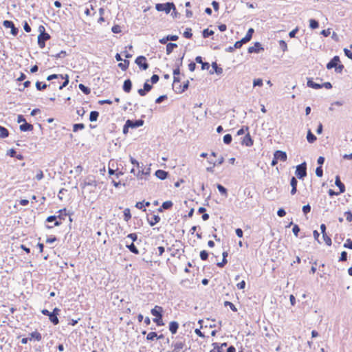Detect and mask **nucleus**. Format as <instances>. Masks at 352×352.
Here are the masks:
<instances>
[{"instance_id": "obj_19", "label": "nucleus", "mask_w": 352, "mask_h": 352, "mask_svg": "<svg viewBox=\"0 0 352 352\" xmlns=\"http://www.w3.org/2000/svg\"><path fill=\"white\" fill-rule=\"evenodd\" d=\"M290 185L292 186L291 194L295 195L297 192L298 180L295 177H292L290 180Z\"/></svg>"}, {"instance_id": "obj_10", "label": "nucleus", "mask_w": 352, "mask_h": 352, "mask_svg": "<svg viewBox=\"0 0 352 352\" xmlns=\"http://www.w3.org/2000/svg\"><path fill=\"white\" fill-rule=\"evenodd\" d=\"M263 50H264V48L262 47V45L259 42H256L254 46L250 47L248 49V52L250 54L259 53L261 51Z\"/></svg>"}, {"instance_id": "obj_11", "label": "nucleus", "mask_w": 352, "mask_h": 352, "mask_svg": "<svg viewBox=\"0 0 352 352\" xmlns=\"http://www.w3.org/2000/svg\"><path fill=\"white\" fill-rule=\"evenodd\" d=\"M274 156L278 161L285 162L287 160V153L285 151L277 150L274 152Z\"/></svg>"}, {"instance_id": "obj_12", "label": "nucleus", "mask_w": 352, "mask_h": 352, "mask_svg": "<svg viewBox=\"0 0 352 352\" xmlns=\"http://www.w3.org/2000/svg\"><path fill=\"white\" fill-rule=\"evenodd\" d=\"M241 144L243 145H245L246 146H252L254 144V140H252V137L250 136V133H248L243 138L241 141Z\"/></svg>"}, {"instance_id": "obj_14", "label": "nucleus", "mask_w": 352, "mask_h": 352, "mask_svg": "<svg viewBox=\"0 0 352 352\" xmlns=\"http://www.w3.org/2000/svg\"><path fill=\"white\" fill-rule=\"evenodd\" d=\"M155 175L161 180L166 179L168 176V173L162 169L157 170Z\"/></svg>"}, {"instance_id": "obj_63", "label": "nucleus", "mask_w": 352, "mask_h": 352, "mask_svg": "<svg viewBox=\"0 0 352 352\" xmlns=\"http://www.w3.org/2000/svg\"><path fill=\"white\" fill-rule=\"evenodd\" d=\"M344 216L347 221H352V212L351 211H346L344 212Z\"/></svg>"}, {"instance_id": "obj_42", "label": "nucleus", "mask_w": 352, "mask_h": 352, "mask_svg": "<svg viewBox=\"0 0 352 352\" xmlns=\"http://www.w3.org/2000/svg\"><path fill=\"white\" fill-rule=\"evenodd\" d=\"M124 219L128 222L131 218V214L129 208H125L124 210Z\"/></svg>"}, {"instance_id": "obj_62", "label": "nucleus", "mask_w": 352, "mask_h": 352, "mask_svg": "<svg viewBox=\"0 0 352 352\" xmlns=\"http://www.w3.org/2000/svg\"><path fill=\"white\" fill-rule=\"evenodd\" d=\"M316 175L318 177H322V175H323V169H322V166H318L316 168Z\"/></svg>"}, {"instance_id": "obj_52", "label": "nucleus", "mask_w": 352, "mask_h": 352, "mask_svg": "<svg viewBox=\"0 0 352 352\" xmlns=\"http://www.w3.org/2000/svg\"><path fill=\"white\" fill-rule=\"evenodd\" d=\"M199 256H200V258L202 261H206L208 258L209 254L206 250H201L200 252Z\"/></svg>"}, {"instance_id": "obj_58", "label": "nucleus", "mask_w": 352, "mask_h": 352, "mask_svg": "<svg viewBox=\"0 0 352 352\" xmlns=\"http://www.w3.org/2000/svg\"><path fill=\"white\" fill-rule=\"evenodd\" d=\"M302 212H303V214L305 215L307 214L311 211V206H310V205L308 204L307 205L303 206L302 208Z\"/></svg>"}, {"instance_id": "obj_9", "label": "nucleus", "mask_w": 352, "mask_h": 352, "mask_svg": "<svg viewBox=\"0 0 352 352\" xmlns=\"http://www.w3.org/2000/svg\"><path fill=\"white\" fill-rule=\"evenodd\" d=\"M340 63V59L338 56H333L330 61L327 64V69H331L335 68Z\"/></svg>"}, {"instance_id": "obj_1", "label": "nucleus", "mask_w": 352, "mask_h": 352, "mask_svg": "<svg viewBox=\"0 0 352 352\" xmlns=\"http://www.w3.org/2000/svg\"><path fill=\"white\" fill-rule=\"evenodd\" d=\"M155 9L159 12H165L166 14L170 13L171 10H176L175 6L173 2H167L166 3H157Z\"/></svg>"}, {"instance_id": "obj_8", "label": "nucleus", "mask_w": 352, "mask_h": 352, "mask_svg": "<svg viewBox=\"0 0 352 352\" xmlns=\"http://www.w3.org/2000/svg\"><path fill=\"white\" fill-rule=\"evenodd\" d=\"M184 55L185 53H184L183 55L176 60L175 64V68L173 69L174 76H179L180 74V67L182 65Z\"/></svg>"}, {"instance_id": "obj_26", "label": "nucleus", "mask_w": 352, "mask_h": 352, "mask_svg": "<svg viewBox=\"0 0 352 352\" xmlns=\"http://www.w3.org/2000/svg\"><path fill=\"white\" fill-rule=\"evenodd\" d=\"M160 219H160V216H159V215H155H155H153V216L151 217V219H150L149 218H148V219H147L148 222V223H149V225H150L151 226H155V224H157V223H159V222H160Z\"/></svg>"}, {"instance_id": "obj_20", "label": "nucleus", "mask_w": 352, "mask_h": 352, "mask_svg": "<svg viewBox=\"0 0 352 352\" xmlns=\"http://www.w3.org/2000/svg\"><path fill=\"white\" fill-rule=\"evenodd\" d=\"M307 87L314 89H319L322 88L321 84L314 82L313 79L311 78H307Z\"/></svg>"}, {"instance_id": "obj_45", "label": "nucleus", "mask_w": 352, "mask_h": 352, "mask_svg": "<svg viewBox=\"0 0 352 352\" xmlns=\"http://www.w3.org/2000/svg\"><path fill=\"white\" fill-rule=\"evenodd\" d=\"M157 336V333L155 331H151L148 333L146 336V340L147 341H153L155 339H156V337Z\"/></svg>"}, {"instance_id": "obj_48", "label": "nucleus", "mask_w": 352, "mask_h": 352, "mask_svg": "<svg viewBox=\"0 0 352 352\" xmlns=\"http://www.w3.org/2000/svg\"><path fill=\"white\" fill-rule=\"evenodd\" d=\"M150 174V168H148L146 170H144V169H142V170H139L138 174H137V177L140 179H142V177L140 176L141 175H149Z\"/></svg>"}, {"instance_id": "obj_23", "label": "nucleus", "mask_w": 352, "mask_h": 352, "mask_svg": "<svg viewBox=\"0 0 352 352\" xmlns=\"http://www.w3.org/2000/svg\"><path fill=\"white\" fill-rule=\"evenodd\" d=\"M29 336H30V337H28V338H29L30 340H33L39 342L42 340L41 334L39 332H38L37 331L30 333L29 334Z\"/></svg>"}, {"instance_id": "obj_54", "label": "nucleus", "mask_w": 352, "mask_h": 352, "mask_svg": "<svg viewBox=\"0 0 352 352\" xmlns=\"http://www.w3.org/2000/svg\"><path fill=\"white\" fill-rule=\"evenodd\" d=\"M263 85L261 78H256L253 80V87H262Z\"/></svg>"}, {"instance_id": "obj_49", "label": "nucleus", "mask_w": 352, "mask_h": 352, "mask_svg": "<svg viewBox=\"0 0 352 352\" xmlns=\"http://www.w3.org/2000/svg\"><path fill=\"white\" fill-rule=\"evenodd\" d=\"M223 142L226 144H230L232 142V137L230 134H226L223 136Z\"/></svg>"}, {"instance_id": "obj_41", "label": "nucleus", "mask_w": 352, "mask_h": 352, "mask_svg": "<svg viewBox=\"0 0 352 352\" xmlns=\"http://www.w3.org/2000/svg\"><path fill=\"white\" fill-rule=\"evenodd\" d=\"M214 34V31L209 30L208 28L204 29L202 32V36L204 38H208Z\"/></svg>"}, {"instance_id": "obj_39", "label": "nucleus", "mask_w": 352, "mask_h": 352, "mask_svg": "<svg viewBox=\"0 0 352 352\" xmlns=\"http://www.w3.org/2000/svg\"><path fill=\"white\" fill-rule=\"evenodd\" d=\"M309 28L312 30H315L319 27V23L317 20L311 19L309 21Z\"/></svg>"}, {"instance_id": "obj_61", "label": "nucleus", "mask_w": 352, "mask_h": 352, "mask_svg": "<svg viewBox=\"0 0 352 352\" xmlns=\"http://www.w3.org/2000/svg\"><path fill=\"white\" fill-rule=\"evenodd\" d=\"M343 246L345 248L352 250V240L351 239H347Z\"/></svg>"}, {"instance_id": "obj_64", "label": "nucleus", "mask_w": 352, "mask_h": 352, "mask_svg": "<svg viewBox=\"0 0 352 352\" xmlns=\"http://www.w3.org/2000/svg\"><path fill=\"white\" fill-rule=\"evenodd\" d=\"M344 55L349 58V59L352 60V52L347 49V48H344Z\"/></svg>"}, {"instance_id": "obj_28", "label": "nucleus", "mask_w": 352, "mask_h": 352, "mask_svg": "<svg viewBox=\"0 0 352 352\" xmlns=\"http://www.w3.org/2000/svg\"><path fill=\"white\" fill-rule=\"evenodd\" d=\"M99 117V112L97 111H92L90 112L89 114V121L90 122H96L98 120V118Z\"/></svg>"}, {"instance_id": "obj_59", "label": "nucleus", "mask_w": 352, "mask_h": 352, "mask_svg": "<svg viewBox=\"0 0 352 352\" xmlns=\"http://www.w3.org/2000/svg\"><path fill=\"white\" fill-rule=\"evenodd\" d=\"M322 238L325 242V243L330 246L331 245V243H332V241H331V238L327 234V233L324 234V235H322Z\"/></svg>"}, {"instance_id": "obj_37", "label": "nucleus", "mask_w": 352, "mask_h": 352, "mask_svg": "<svg viewBox=\"0 0 352 352\" xmlns=\"http://www.w3.org/2000/svg\"><path fill=\"white\" fill-rule=\"evenodd\" d=\"M78 87L80 91L85 95H88L91 93V89L83 84H79Z\"/></svg>"}, {"instance_id": "obj_34", "label": "nucleus", "mask_w": 352, "mask_h": 352, "mask_svg": "<svg viewBox=\"0 0 352 352\" xmlns=\"http://www.w3.org/2000/svg\"><path fill=\"white\" fill-rule=\"evenodd\" d=\"M217 188L218 190L219 191V192L222 195H223L225 197H228V190L223 186H222L221 184H217Z\"/></svg>"}, {"instance_id": "obj_31", "label": "nucleus", "mask_w": 352, "mask_h": 352, "mask_svg": "<svg viewBox=\"0 0 352 352\" xmlns=\"http://www.w3.org/2000/svg\"><path fill=\"white\" fill-rule=\"evenodd\" d=\"M126 247L129 249V250L135 254H139L140 252L139 250L137 248V247L134 245L133 243H131L129 245H126Z\"/></svg>"}, {"instance_id": "obj_2", "label": "nucleus", "mask_w": 352, "mask_h": 352, "mask_svg": "<svg viewBox=\"0 0 352 352\" xmlns=\"http://www.w3.org/2000/svg\"><path fill=\"white\" fill-rule=\"evenodd\" d=\"M254 32V30L253 28H249L246 33V35L240 41H238L234 43L235 48L239 49L242 47L243 44L249 42L252 39Z\"/></svg>"}, {"instance_id": "obj_33", "label": "nucleus", "mask_w": 352, "mask_h": 352, "mask_svg": "<svg viewBox=\"0 0 352 352\" xmlns=\"http://www.w3.org/2000/svg\"><path fill=\"white\" fill-rule=\"evenodd\" d=\"M48 317L49 320L53 324L56 325L59 323V319L58 316H56L55 314H53L52 312L50 314Z\"/></svg>"}, {"instance_id": "obj_60", "label": "nucleus", "mask_w": 352, "mask_h": 352, "mask_svg": "<svg viewBox=\"0 0 352 352\" xmlns=\"http://www.w3.org/2000/svg\"><path fill=\"white\" fill-rule=\"evenodd\" d=\"M160 80V77L157 74H153L149 80L152 85L156 84Z\"/></svg>"}, {"instance_id": "obj_15", "label": "nucleus", "mask_w": 352, "mask_h": 352, "mask_svg": "<svg viewBox=\"0 0 352 352\" xmlns=\"http://www.w3.org/2000/svg\"><path fill=\"white\" fill-rule=\"evenodd\" d=\"M33 125L30 123L27 122L26 121L19 126L20 131L23 132L31 131L33 130Z\"/></svg>"}, {"instance_id": "obj_25", "label": "nucleus", "mask_w": 352, "mask_h": 352, "mask_svg": "<svg viewBox=\"0 0 352 352\" xmlns=\"http://www.w3.org/2000/svg\"><path fill=\"white\" fill-rule=\"evenodd\" d=\"M185 346V343L182 342H177L172 344V346L174 347L173 352H179Z\"/></svg>"}, {"instance_id": "obj_7", "label": "nucleus", "mask_w": 352, "mask_h": 352, "mask_svg": "<svg viewBox=\"0 0 352 352\" xmlns=\"http://www.w3.org/2000/svg\"><path fill=\"white\" fill-rule=\"evenodd\" d=\"M127 126H130L131 129H136L143 126L144 121L142 119L138 120H127Z\"/></svg>"}, {"instance_id": "obj_5", "label": "nucleus", "mask_w": 352, "mask_h": 352, "mask_svg": "<svg viewBox=\"0 0 352 352\" xmlns=\"http://www.w3.org/2000/svg\"><path fill=\"white\" fill-rule=\"evenodd\" d=\"M149 80H146V82L144 83L143 88L139 89L138 90V93L141 96H146L153 88V85L148 83Z\"/></svg>"}, {"instance_id": "obj_35", "label": "nucleus", "mask_w": 352, "mask_h": 352, "mask_svg": "<svg viewBox=\"0 0 352 352\" xmlns=\"http://www.w3.org/2000/svg\"><path fill=\"white\" fill-rule=\"evenodd\" d=\"M8 130L6 127L0 126V138H6L8 137Z\"/></svg>"}, {"instance_id": "obj_16", "label": "nucleus", "mask_w": 352, "mask_h": 352, "mask_svg": "<svg viewBox=\"0 0 352 352\" xmlns=\"http://www.w3.org/2000/svg\"><path fill=\"white\" fill-rule=\"evenodd\" d=\"M179 36L177 35H168L161 39H160V43L162 44H166L168 41H177Z\"/></svg>"}, {"instance_id": "obj_53", "label": "nucleus", "mask_w": 352, "mask_h": 352, "mask_svg": "<svg viewBox=\"0 0 352 352\" xmlns=\"http://www.w3.org/2000/svg\"><path fill=\"white\" fill-rule=\"evenodd\" d=\"M279 47L283 51V52H286L287 51V45L286 43V42L283 40H280L279 41Z\"/></svg>"}, {"instance_id": "obj_51", "label": "nucleus", "mask_w": 352, "mask_h": 352, "mask_svg": "<svg viewBox=\"0 0 352 352\" xmlns=\"http://www.w3.org/2000/svg\"><path fill=\"white\" fill-rule=\"evenodd\" d=\"M213 349L210 350V352H223V349L219 347V344L217 342L212 343Z\"/></svg>"}, {"instance_id": "obj_13", "label": "nucleus", "mask_w": 352, "mask_h": 352, "mask_svg": "<svg viewBox=\"0 0 352 352\" xmlns=\"http://www.w3.org/2000/svg\"><path fill=\"white\" fill-rule=\"evenodd\" d=\"M151 314L155 316H163V308L160 306L155 305L154 308L151 310Z\"/></svg>"}, {"instance_id": "obj_27", "label": "nucleus", "mask_w": 352, "mask_h": 352, "mask_svg": "<svg viewBox=\"0 0 352 352\" xmlns=\"http://www.w3.org/2000/svg\"><path fill=\"white\" fill-rule=\"evenodd\" d=\"M58 212L59 214L57 216V219L58 218L60 220H65V217L69 215V212H67L66 208L59 210Z\"/></svg>"}, {"instance_id": "obj_29", "label": "nucleus", "mask_w": 352, "mask_h": 352, "mask_svg": "<svg viewBox=\"0 0 352 352\" xmlns=\"http://www.w3.org/2000/svg\"><path fill=\"white\" fill-rule=\"evenodd\" d=\"M177 47V44L174 43H169L166 45V54L169 55L175 48Z\"/></svg>"}, {"instance_id": "obj_17", "label": "nucleus", "mask_w": 352, "mask_h": 352, "mask_svg": "<svg viewBox=\"0 0 352 352\" xmlns=\"http://www.w3.org/2000/svg\"><path fill=\"white\" fill-rule=\"evenodd\" d=\"M122 89L126 93H129L132 89V82L128 78L124 81Z\"/></svg>"}, {"instance_id": "obj_47", "label": "nucleus", "mask_w": 352, "mask_h": 352, "mask_svg": "<svg viewBox=\"0 0 352 352\" xmlns=\"http://www.w3.org/2000/svg\"><path fill=\"white\" fill-rule=\"evenodd\" d=\"M162 318H163V316L155 317V318L153 319V321L155 323H156V324L157 326H163V325H164V323L163 322Z\"/></svg>"}, {"instance_id": "obj_43", "label": "nucleus", "mask_w": 352, "mask_h": 352, "mask_svg": "<svg viewBox=\"0 0 352 352\" xmlns=\"http://www.w3.org/2000/svg\"><path fill=\"white\" fill-rule=\"evenodd\" d=\"M62 78L64 79L65 80H64V82H62V85H60V87H59L60 90L63 89L64 87L67 86V85L69 82V76L67 74H65V76H63V78Z\"/></svg>"}, {"instance_id": "obj_40", "label": "nucleus", "mask_w": 352, "mask_h": 352, "mask_svg": "<svg viewBox=\"0 0 352 352\" xmlns=\"http://www.w3.org/2000/svg\"><path fill=\"white\" fill-rule=\"evenodd\" d=\"M118 66L122 70L126 71L129 66V60H124V63H118Z\"/></svg>"}, {"instance_id": "obj_55", "label": "nucleus", "mask_w": 352, "mask_h": 352, "mask_svg": "<svg viewBox=\"0 0 352 352\" xmlns=\"http://www.w3.org/2000/svg\"><path fill=\"white\" fill-rule=\"evenodd\" d=\"M3 25L5 28H12L13 26H14V23L12 21H9V20H5L3 22Z\"/></svg>"}, {"instance_id": "obj_32", "label": "nucleus", "mask_w": 352, "mask_h": 352, "mask_svg": "<svg viewBox=\"0 0 352 352\" xmlns=\"http://www.w3.org/2000/svg\"><path fill=\"white\" fill-rule=\"evenodd\" d=\"M82 188H85L86 186H93L96 187L97 186V182L94 179H88L87 180L85 181L83 184H81Z\"/></svg>"}, {"instance_id": "obj_18", "label": "nucleus", "mask_w": 352, "mask_h": 352, "mask_svg": "<svg viewBox=\"0 0 352 352\" xmlns=\"http://www.w3.org/2000/svg\"><path fill=\"white\" fill-rule=\"evenodd\" d=\"M335 184L336 186L338 187L339 190H340V193H343L345 192V186L344 184L341 182L340 180V176L339 175H337L336 177V180H335Z\"/></svg>"}, {"instance_id": "obj_50", "label": "nucleus", "mask_w": 352, "mask_h": 352, "mask_svg": "<svg viewBox=\"0 0 352 352\" xmlns=\"http://www.w3.org/2000/svg\"><path fill=\"white\" fill-rule=\"evenodd\" d=\"M224 306H226V307L228 306L230 308V309L234 312L237 311V309H236V306L232 302H231L230 301H225Z\"/></svg>"}, {"instance_id": "obj_44", "label": "nucleus", "mask_w": 352, "mask_h": 352, "mask_svg": "<svg viewBox=\"0 0 352 352\" xmlns=\"http://www.w3.org/2000/svg\"><path fill=\"white\" fill-rule=\"evenodd\" d=\"M85 127L83 123H77L73 125V131L77 132L78 130H82Z\"/></svg>"}, {"instance_id": "obj_30", "label": "nucleus", "mask_w": 352, "mask_h": 352, "mask_svg": "<svg viewBox=\"0 0 352 352\" xmlns=\"http://www.w3.org/2000/svg\"><path fill=\"white\" fill-rule=\"evenodd\" d=\"M316 135L311 131L310 129L308 130L307 134V140L309 143H314L316 140Z\"/></svg>"}, {"instance_id": "obj_3", "label": "nucleus", "mask_w": 352, "mask_h": 352, "mask_svg": "<svg viewBox=\"0 0 352 352\" xmlns=\"http://www.w3.org/2000/svg\"><path fill=\"white\" fill-rule=\"evenodd\" d=\"M295 175L299 179H303L307 176V163L305 162L296 166Z\"/></svg>"}, {"instance_id": "obj_6", "label": "nucleus", "mask_w": 352, "mask_h": 352, "mask_svg": "<svg viewBox=\"0 0 352 352\" xmlns=\"http://www.w3.org/2000/svg\"><path fill=\"white\" fill-rule=\"evenodd\" d=\"M51 38L48 33H44L38 34V45L41 48H44L45 46V42Z\"/></svg>"}, {"instance_id": "obj_46", "label": "nucleus", "mask_w": 352, "mask_h": 352, "mask_svg": "<svg viewBox=\"0 0 352 352\" xmlns=\"http://www.w3.org/2000/svg\"><path fill=\"white\" fill-rule=\"evenodd\" d=\"M183 36L186 38H191L192 36V29L190 28H186L184 32L183 33Z\"/></svg>"}, {"instance_id": "obj_56", "label": "nucleus", "mask_w": 352, "mask_h": 352, "mask_svg": "<svg viewBox=\"0 0 352 352\" xmlns=\"http://www.w3.org/2000/svg\"><path fill=\"white\" fill-rule=\"evenodd\" d=\"M347 261V252L346 251H342L340 254V256L339 258L340 262H344Z\"/></svg>"}, {"instance_id": "obj_57", "label": "nucleus", "mask_w": 352, "mask_h": 352, "mask_svg": "<svg viewBox=\"0 0 352 352\" xmlns=\"http://www.w3.org/2000/svg\"><path fill=\"white\" fill-rule=\"evenodd\" d=\"M249 127L248 126H243L236 133L237 135H241L245 133V131H248Z\"/></svg>"}, {"instance_id": "obj_38", "label": "nucleus", "mask_w": 352, "mask_h": 352, "mask_svg": "<svg viewBox=\"0 0 352 352\" xmlns=\"http://www.w3.org/2000/svg\"><path fill=\"white\" fill-rule=\"evenodd\" d=\"M48 86H49V85L46 84L45 82H40V81H37L36 82V89L38 91L44 90Z\"/></svg>"}, {"instance_id": "obj_36", "label": "nucleus", "mask_w": 352, "mask_h": 352, "mask_svg": "<svg viewBox=\"0 0 352 352\" xmlns=\"http://www.w3.org/2000/svg\"><path fill=\"white\" fill-rule=\"evenodd\" d=\"M212 67L217 75H221L223 73V69L219 67L216 62L212 63Z\"/></svg>"}, {"instance_id": "obj_21", "label": "nucleus", "mask_w": 352, "mask_h": 352, "mask_svg": "<svg viewBox=\"0 0 352 352\" xmlns=\"http://www.w3.org/2000/svg\"><path fill=\"white\" fill-rule=\"evenodd\" d=\"M168 329L172 334H175L179 329V323L176 321H171L169 323Z\"/></svg>"}, {"instance_id": "obj_4", "label": "nucleus", "mask_w": 352, "mask_h": 352, "mask_svg": "<svg viewBox=\"0 0 352 352\" xmlns=\"http://www.w3.org/2000/svg\"><path fill=\"white\" fill-rule=\"evenodd\" d=\"M135 63L138 65L140 69L142 70H146L149 67L146 58L144 56H138L135 60Z\"/></svg>"}, {"instance_id": "obj_22", "label": "nucleus", "mask_w": 352, "mask_h": 352, "mask_svg": "<svg viewBox=\"0 0 352 352\" xmlns=\"http://www.w3.org/2000/svg\"><path fill=\"white\" fill-rule=\"evenodd\" d=\"M173 206V203L171 201H166L163 202L162 206L157 209L158 212H162L164 210H169Z\"/></svg>"}, {"instance_id": "obj_24", "label": "nucleus", "mask_w": 352, "mask_h": 352, "mask_svg": "<svg viewBox=\"0 0 352 352\" xmlns=\"http://www.w3.org/2000/svg\"><path fill=\"white\" fill-rule=\"evenodd\" d=\"M189 87V81L186 80L184 82L183 85H179L178 87H176V89L175 90L176 93L182 94L186 90L188 89Z\"/></svg>"}]
</instances>
